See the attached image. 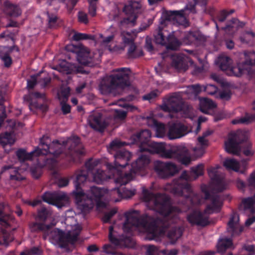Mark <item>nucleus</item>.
Listing matches in <instances>:
<instances>
[{
	"instance_id": "nucleus-49",
	"label": "nucleus",
	"mask_w": 255,
	"mask_h": 255,
	"mask_svg": "<svg viewBox=\"0 0 255 255\" xmlns=\"http://www.w3.org/2000/svg\"><path fill=\"white\" fill-rule=\"evenodd\" d=\"M115 228V227H111L109 229V240L113 244L118 245L122 239L118 236L117 233L114 230Z\"/></svg>"
},
{
	"instance_id": "nucleus-48",
	"label": "nucleus",
	"mask_w": 255,
	"mask_h": 255,
	"mask_svg": "<svg viewBox=\"0 0 255 255\" xmlns=\"http://www.w3.org/2000/svg\"><path fill=\"white\" fill-rule=\"evenodd\" d=\"M180 169L181 168L174 163L166 162V174H169V175H174L178 174Z\"/></svg>"
},
{
	"instance_id": "nucleus-15",
	"label": "nucleus",
	"mask_w": 255,
	"mask_h": 255,
	"mask_svg": "<svg viewBox=\"0 0 255 255\" xmlns=\"http://www.w3.org/2000/svg\"><path fill=\"white\" fill-rule=\"evenodd\" d=\"M44 202L53 205L58 208L65 206L68 202V197L63 192H46L42 197Z\"/></svg>"
},
{
	"instance_id": "nucleus-63",
	"label": "nucleus",
	"mask_w": 255,
	"mask_h": 255,
	"mask_svg": "<svg viewBox=\"0 0 255 255\" xmlns=\"http://www.w3.org/2000/svg\"><path fill=\"white\" fill-rule=\"evenodd\" d=\"M135 194L134 190L125 189L122 193H120L121 196L123 198H129Z\"/></svg>"
},
{
	"instance_id": "nucleus-29",
	"label": "nucleus",
	"mask_w": 255,
	"mask_h": 255,
	"mask_svg": "<svg viewBox=\"0 0 255 255\" xmlns=\"http://www.w3.org/2000/svg\"><path fill=\"white\" fill-rule=\"evenodd\" d=\"M125 47L128 48L127 57L129 59L136 58L143 55L142 50L138 48L135 43L127 45Z\"/></svg>"
},
{
	"instance_id": "nucleus-6",
	"label": "nucleus",
	"mask_w": 255,
	"mask_h": 255,
	"mask_svg": "<svg viewBox=\"0 0 255 255\" xmlns=\"http://www.w3.org/2000/svg\"><path fill=\"white\" fill-rule=\"evenodd\" d=\"M143 199L148 208L164 217H171L175 210L171 207L168 198L165 195H153L143 190Z\"/></svg>"
},
{
	"instance_id": "nucleus-24",
	"label": "nucleus",
	"mask_w": 255,
	"mask_h": 255,
	"mask_svg": "<svg viewBox=\"0 0 255 255\" xmlns=\"http://www.w3.org/2000/svg\"><path fill=\"white\" fill-rule=\"evenodd\" d=\"M185 40H187L188 43H195L197 45L205 46L206 38L199 31L189 32Z\"/></svg>"
},
{
	"instance_id": "nucleus-42",
	"label": "nucleus",
	"mask_w": 255,
	"mask_h": 255,
	"mask_svg": "<svg viewBox=\"0 0 255 255\" xmlns=\"http://www.w3.org/2000/svg\"><path fill=\"white\" fill-rule=\"evenodd\" d=\"M15 140L11 136V133L8 132H5L0 134V144L4 147L7 144H13Z\"/></svg>"
},
{
	"instance_id": "nucleus-26",
	"label": "nucleus",
	"mask_w": 255,
	"mask_h": 255,
	"mask_svg": "<svg viewBox=\"0 0 255 255\" xmlns=\"http://www.w3.org/2000/svg\"><path fill=\"white\" fill-rule=\"evenodd\" d=\"M99 160H94L93 158H89L85 163L86 168V174L92 175H102L105 174V171L100 168L95 169V167L100 163Z\"/></svg>"
},
{
	"instance_id": "nucleus-51",
	"label": "nucleus",
	"mask_w": 255,
	"mask_h": 255,
	"mask_svg": "<svg viewBox=\"0 0 255 255\" xmlns=\"http://www.w3.org/2000/svg\"><path fill=\"white\" fill-rule=\"evenodd\" d=\"M48 25L50 28H56L59 25L58 17L54 14L47 13Z\"/></svg>"
},
{
	"instance_id": "nucleus-62",
	"label": "nucleus",
	"mask_w": 255,
	"mask_h": 255,
	"mask_svg": "<svg viewBox=\"0 0 255 255\" xmlns=\"http://www.w3.org/2000/svg\"><path fill=\"white\" fill-rule=\"evenodd\" d=\"M56 180V184L59 187H64L68 185V179L62 176H54Z\"/></svg>"
},
{
	"instance_id": "nucleus-52",
	"label": "nucleus",
	"mask_w": 255,
	"mask_h": 255,
	"mask_svg": "<svg viewBox=\"0 0 255 255\" xmlns=\"http://www.w3.org/2000/svg\"><path fill=\"white\" fill-rule=\"evenodd\" d=\"M154 169L158 174H166V162L156 161L154 163Z\"/></svg>"
},
{
	"instance_id": "nucleus-18",
	"label": "nucleus",
	"mask_w": 255,
	"mask_h": 255,
	"mask_svg": "<svg viewBox=\"0 0 255 255\" xmlns=\"http://www.w3.org/2000/svg\"><path fill=\"white\" fill-rule=\"evenodd\" d=\"M188 63L193 64V61L187 56L175 55L172 57L171 66L178 71H186L188 68Z\"/></svg>"
},
{
	"instance_id": "nucleus-64",
	"label": "nucleus",
	"mask_w": 255,
	"mask_h": 255,
	"mask_svg": "<svg viewBox=\"0 0 255 255\" xmlns=\"http://www.w3.org/2000/svg\"><path fill=\"white\" fill-rule=\"evenodd\" d=\"M191 171L195 175H203L204 174L203 166L202 165L191 168Z\"/></svg>"
},
{
	"instance_id": "nucleus-45",
	"label": "nucleus",
	"mask_w": 255,
	"mask_h": 255,
	"mask_svg": "<svg viewBox=\"0 0 255 255\" xmlns=\"http://www.w3.org/2000/svg\"><path fill=\"white\" fill-rule=\"evenodd\" d=\"M4 101L2 92L0 90V127L2 126L4 121L7 118L5 107L3 105Z\"/></svg>"
},
{
	"instance_id": "nucleus-28",
	"label": "nucleus",
	"mask_w": 255,
	"mask_h": 255,
	"mask_svg": "<svg viewBox=\"0 0 255 255\" xmlns=\"http://www.w3.org/2000/svg\"><path fill=\"white\" fill-rule=\"evenodd\" d=\"M3 11L10 16L17 17L21 14V10L19 6L8 0L3 2Z\"/></svg>"
},
{
	"instance_id": "nucleus-58",
	"label": "nucleus",
	"mask_w": 255,
	"mask_h": 255,
	"mask_svg": "<svg viewBox=\"0 0 255 255\" xmlns=\"http://www.w3.org/2000/svg\"><path fill=\"white\" fill-rule=\"evenodd\" d=\"M199 108L201 111L205 114L207 113V98H200Z\"/></svg>"
},
{
	"instance_id": "nucleus-57",
	"label": "nucleus",
	"mask_w": 255,
	"mask_h": 255,
	"mask_svg": "<svg viewBox=\"0 0 255 255\" xmlns=\"http://www.w3.org/2000/svg\"><path fill=\"white\" fill-rule=\"evenodd\" d=\"M193 151L194 152L193 156H192L193 159L199 157L203 155L205 153L204 147H196L193 148Z\"/></svg>"
},
{
	"instance_id": "nucleus-36",
	"label": "nucleus",
	"mask_w": 255,
	"mask_h": 255,
	"mask_svg": "<svg viewBox=\"0 0 255 255\" xmlns=\"http://www.w3.org/2000/svg\"><path fill=\"white\" fill-rule=\"evenodd\" d=\"M211 8L208 7V15H210L212 20L214 21L217 30H219V26L217 24V21L219 22L224 21L228 16V12L226 10H223L218 13L216 18H214L212 15Z\"/></svg>"
},
{
	"instance_id": "nucleus-4",
	"label": "nucleus",
	"mask_w": 255,
	"mask_h": 255,
	"mask_svg": "<svg viewBox=\"0 0 255 255\" xmlns=\"http://www.w3.org/2000/svg\"><path fill=\"white\" fill-rule=\"evenodd\" d=\"M149 218L146 221L139 219L135 213H129L127 215V221L123 225V230L125 232L137 229L140 232L146 233L150 240H157L163 235V232L155 223H149Z\"/></svg>"
},
{
	"instance_id": "nucleus-7",
	"label": "nucleus",
	"mask_w": 255,
	"mask_h": 255,
	"mask_svg": "<svg viewBox=\"0 0 255 255\" xmlns=\"http://www.w3.org/2000/svg\"><path fill=\"white\" fill-rule=\"evenodd\" d=\"M166 27L167 24L165 23V21H161L157 30V34L154 36V41L157 44L166 46L168 49L177 50L181 43L173 32L167 34Z\"/></svg>"
},
{
	"instance_id": "nucleus-20",
	"label": "nucleus",
	"mask_w": 255,
	"mask_h": 255,
	"mask_svg": "<svg viewBox=\"0 0 255 255\" xmlns=\"http://www.w3.org/2000/svg\"><path fill=\"white\" fill-rule=\"evenodd\" d=\"M89 124L91 128L96 131L102 132L108 126V124L103 119L102 114L97 113L90 116Z\"/></svg>"
},
{
	"instance_id": "nucleus-54",
	"label": "nucleus",
	"mask_w": 255,
	"mask_h": 255,
	"mask_svg": "<svg viewBox=\"0 0 255 255\" xmlns=\"http://www.w3.org/2000/svg\"><path fill=\"white\" fill-rule=\"evenodd\" d=\"M114 119L121 122H125L127 117V112L124 111L115 110L114 111Z\"/></svg>"
},
{
	"instance_id": "nucleus-32",
	"label": "nucleus",
	"mask_w": 255,
	"mask_h": 255,
	"mask_svg": "<svg viewBox=\"0 0 255 255\" xmlns=\"http://www.w3.org/2000/svg\"><path fill=\"white\" fill-rule=\"evenodd\" d=\"M125 46L134 43V40L137 37L136 33L134 31L128 32L123 31L121 33Z\"/></svg>"
},
{
	"instance_id": "nucleus-23",
	"label": "nucleus",
	"mask_w": 255,
	"mask_h": 255,
	"mask_svg": "<svg viewBox=\"0 0 255 255\" xmlns=\"http://www.w3.org/2000/svg\"><path fill=\"white\" fill-rule=\"evenodd\" d=\"M150 162L149 157L145 154H141L134 162L131 164V168L130 173L125 175H131L132 174H136L138 171L144 166L148 165Z\"/></svg>"
},
{
	"instance_id": "nucleus-39",
	"label": "nucleus",
	"mask_w": 255,
	"mask_h": 255,
	"mask_svg": "<svg viewBox=\"0 0 255 255\" xmlns=\"http://www.w3.org/2000/svg\"><path fill=\"white\" fill-rule=\"evenodd\" d=\"M131 156L130 153L127 150L119 151L115 155L116 161H118L119 163L122 160L125 161V163L124 165H126V166L128 164V161L130 160Z\"/></svg>"
},
{
	"instance_id": "nucleus-61",
	"label": "nucleus",
	"mask_w": 255,
	"mask_h": 255,
	"mask_svg": "<svg viewBox=\"0 0 255 255\" xmlns=\"http://www.w3.org/2000/svg\"><path fill=\"white\" fill-rule=\"evenodd\" d=\"M39 76V74L31 76V79L27 80V88L28 89H32L37 84V77Z\"/></svg>"
},
{
	"instance_id": "nucleus-59",
	"label": "nucleus",
	"mask_w": 255,
	"mask_h": 255,
	"mask_svg": "<svg viewBox=\"0 0 255 255\" xmlns=\"http://www.w3.org/2000/svg\"><path fill=\"white\" fill-rule=\"evenodd\" d=\"M165 126L163 124L157 125L156 129V136L159 137H162L165 135Z\"/></svg>"
},
{
	"instance_id": "nucleus-13",
	"label": "nucleus",
	"mask_w": 255,
	"mask_h": 255,
	"mask_svg": "<svg viewBox=\"0 0 255 255\" xmlns=\"http://www.w3.org/2000/svg\"><path fill=\"white\" fill-rule=\"evenodd\" d=\"M63 145L64 148L68 150L65 151L66 153L73 156L74 159L76 157H79L80 155L83 156L85 154L80 139L78 136H73L69 137L66 141H63Z\"/></svg>"
},
{
	"instance_id": "nucleus-10",
	"label": "nucleus",
	"mask_w": 255,
	"mask_h": 255,
	"mask_svg": "<svg viewBox=\"0 0 255 255\" xmlns=\"http://www.w3.org/2000/svg\"><path fill=\"white\" fill-rule=\"evenodd\" d=\"M74 47L77 53V59L81 64L93 66L100 61V55L95 57L90 53V50L82 44H78Z\"/></svg>"
},
{
	"instance_id": "nucleus-34",
	"label": "nucleus",
	"mask_w": 255,
	"mask_h": 255,
	"mask_svg": "<svg viewBox=\"0 0 255 255\" xmlns=\"http://www.w3.org/2000/svg\"><path fill=\"white\" fill-rule=\"evenodd\" d=\"M255 121V115L246 113L244 117L238 118L232 121L233 125L244 124L248 125Z\"/></svg>"
},
{
	"instance_id": "nucleus-3",
	"label": "nucleus",
	"mask_w": 255,
	"mask_h": 255,
	"mask_svg": "<svg viewBox=\"0 0 255 255\" xmlns=\"http://www.w3.org/2000/svg\"><path fill=\"white\" fill-rule=\"evenodd\" d=\"M65 221L66 227L65 233L58 229L51 230L48 228L44 238L48 237L51 242L61 244L62 245H65L68 242L73 243L76 241L81 231V226L77 223L74 218L67 217Z\"/></svg>"
},
{
	"instance_id": "nucleus-46",
	"label": "nucleus",
	"mask_w": 255,
	"mask_h": 255,
	"mask_svg": "<svg viewBox=\"0 0 255 255\" xmlns=\"http://www.w3.org/2000/svg\"><path fill=\"white\" fill-rule=\"evenodd\" d=\"M202 214L198 212H195L188 217V220L192 224H197L203 226L204 224L202 221Z\"/></svg>"
},
{
	"instance_id": "nucleus-1",
	"label": "nucleus",
	"mask_w": 255,
	"mask_h": 255,
	"mask_svg": "<svg viewBox=\"0 0 255 255\" xmlns=\"http://www.w3.org/2000/svg\"><path fill=\"white\" fill-rule=\"evenodd\" d=\"M129 68H122L113 70V73L106 75L100 80L99 90L104 95H120L124 89L130 86Z\"/></svg>"
},
{
	"instance_id": "nucleus-31",
	"label": "nucleus",
	"mask_w": 255,
	"mask_h": 255,
	"mask_svg": "<svg viewBox=\"0 0 255 255\" xmlns=\"http://www.w3.org/2000/svg\"><path fill=\"white\" fill-rule=\"evenodd\" d=\"M236 184L238 188L243 191L247 187L250 190L255 189V176H250L247 183H245L240 179H238Z\"/></svg>"
},
{
	"instance_id": "nucleus-21",
	"label": "nucleus",
	"mask_w": 255,
	"mask_h": 255,
	"mask_svg": "<svg viewBox=\"0 0 255 255\" xmlns=\"http://www.w3.org/2000/svg\"><path fill=\"white\" fill-rule=\"evenodd\" d=\"M175 159L181 164L189 165L193 160L187 147L182 146L176 147Z\"/></svg>"
},
{
	"instance_id": "nucleus-2",
	"label": "nucleus",
	"mask_w": 255,
	"mask_h": 255,
	"mask_svg": "<svg viewBox=\"0 0 255 255\" xmlns=\"http://www.w3.org/2000/svg\"><path fill=\"white\" fill-rule=\"evenodd\" d=\"M87 176H75L74 183L76 188L73 194L76 203L84 208L91 209L95 204L97 207H106L107 203L102 201V198L107 194V191L104 189L96 187H92L85 194L79 189V186L83 182Z\"/></svg>"
},
{
	"instance_id": "nucleus-40",
	"label": "nucleus",
	"mask_w": 255,
	"mask_h": 255,
	"mask_svg": "<svg viewBox=\"0 0 255 255\" xmlns=\"http://www.w3.org/2000/svg\"><path fill=\"white\" fill-rule=\"evenodd\" d=\"M16 155L20 162L31 160L33 156V152L28 153L24 149H18L16 152Z\"/></svg>"
},
{
	"instance_id": "nucleus-17",
	"label": "nucleus",
	"mask_w": 255,
	"mask_h": 255,
	"mask_svg": "<svg viewBox=\"0 0 255 255\" xmlns=\"http://www.w3.org/2000/svg\"><path fill=\"white\" fill-rule=\"evenodd\" d=\"M188 132V127L181 123H174L169 127L167 135L170 139L179 138Z\"/></svg>"
},
{
	"instance_id": "nucleus-44",
	"label": "nucleus",
	"mask_w": 255,
	"mask_h": 255,
	"mask_svg": "<svg viewBox=\"0 0 255 255\" xmlns=\"http://www.w3.org/2000/svg\"><path fill=\"white\" fill-rule=\"evenodd\" d=\"M141 143H148L151 136V132L149 130H143L135 135Z\"/></svg>"
},
{
	"instance_id": "nucleus-33",
	"label": "nucleus",
	"mask_w": 255,
	"mask_h": 255,
	"mask_svg": "<svg viewBox=\"0 0 255 255\" xmlns=\"http://www.w3.org/2000/svg\"><path fill=\"white\" fill-rule=\"evenodd\" d=\"M64 148V145H63V142L62 143L59 142L58 140L53 141L50 146L48 147V151L49 153H51L55 156L59 155Z\"/></svg>"
},
{
	"instance_id": "nucleus-55",
	"label": "nucleus",
	"mask_w": 255,
	"mask_h": 255,
	"mask_svg": "<svg viewBox=\"0 0 255 255\" xmlns=\"http://www.w3.org/2000/svg\"><path fill=\"white\" fill-rule=\"evenodd\" d=\"M243 203L245 208L246 209H252L254 208V206L255 205V202L253 196L244 199L243 200Z\"/></svg>"
},
{
	"instance_id": "nucleus-47",
	"label": "nucleus",
	"mask_w": 255,
	"mask_h": 255,
	"mask_svg": "<svg viewBox=\"0 0 255 255\" xmlns=\"http://www.w3.org/2000/svg\"><path fill=\"white\" fill-rule=\"evenodd\" d=\"M201 92V88L198 84L188 86L185 91L189 96H194L195 97H197Z\"/></svg>"
},
{
	"instance_id": "nucleus-43",
	"label": "nucleus",
	"mask_w": 255,
	"mask_h": 255,
	"mask_svg": "<svg viewBox=\"0 0 255 255\" xmlns=\"http://www.w3.org/2000/svg\"><path fill=\"white\" fill-rule=\"evenodd\" d=\"M70 95V88L62 85L60 87V91L57 93V97L60 102H67Z\"/></svg>"
},
{
	"instance_id": "nucleus-19",
	"label": "nucleus",
	"mask_w": 255,
	"mask_h": 255,
	"mask_svg": "<svg viewBox=\"0 0 255 255\" xmlns=\"http://www.w3.org/2000/svg\"><path fill=\"white\" fill-rule=\"evenodd\" d=\"M245 55L246 58L245 63L248 65V67L245 69L238 68L239 73L237 76L241 75L243 73L247 72L249 76L254 77L255 76V52L254 51L245 52Z\"/></svg>"
},
{
	"instance_id": "nucleus-5",
	"label": "nucleus",
	"mask_w": 255,
	"mask_h": 255,
	"mask_svg": "<svg viewBox=\"0 0 255 255\" xmlns=\"http://www.w3.org/2000/svg\"><path fill=\"white\" fill-rule=\"evenodd\" d=\"M227 183L223 176H212L211 182L208 183V215L218 213L223 205V197L220 193L226 190Z\"/></svg>"
},
{
	"instance_id": "nucleus-14",
	"label": "nucleus",
	"mask_w": 255,
	"mask_h": 255,
	"mask_svg": "<svg viewBox=\"0 0 255 255\" xmlns=\"http://www.w3.org/2000/svg\"><path fill=\"white\" fill-rule=\"evenodd\" d=\"M185 103L181 96L174 94L167 98L161 106V109L164 112L178 113L183 110Z\"/></svg>"
},
{
	"instance_id": "nucleus-30",
	"label": "nucleus",
	"mask_w": 255,
	"mask_h": 255,
	"mask_svg": "<svg viewBox=\"0 0 255 255\" xmlns=\"http://www.w3.org/2000/svg\"><path fill=\"white\" fill-rule=\"evenodd\" d=\"M106 166L109 173L120 175L122 174V169L126 167V165H122L118 161H115L114 164L107 162Z\"/></svg>"
},
{
	"instance_id": "nucleus-38",
	"label": "nucleus",
	"mask_w": 255,
	"mask_h": 255,
	"mask_svg": "<svg viewBox=\"0 0 255 255\" xmlns=\"http://www.w3.org/2000/svg\"><path fill=\"white\" fill-rule=\"evenodd\" d=\"M159 149L158 151V152L160 153L161 157L165 158H172L175 159V155L176 152V147L173 148L170 150L165 149L164 146L162 144L159 145Z\"/></svg>"
},
{
	"instance_id": "nucleus-27",
	"label": "nucleus",
	"mask_w": 255,
	"mask_h": 255,
	"mask_svg": "<svg viewBox=\"0 0 255 255\" xmlns=\"http://www.w3.org/2000/svg\"><path fill=\"white\" fill-rule=\"evenodd\" d=\"M59 71L66 74H77L78 73H83L85 72L83 68L80 66H76L74 64L65 61L62 62L60 64Z\"/></svg>"
},
{
	"instance_id": "nucleus-41",
	"label": "nucleus",
	"mask_w": 255,
	"mask_h": 255,
	"mask_svg": "<svg viewBox=\"0 0 255 255\" xmlns=\"http://www.w3.org/2000/svg\"><path fill=\"white\" fill-rule=\"evenodd\" d=\"M242 146L240 147V151L246 156H252L254 154V151L252 148V144L248 140V138L244 142H242Z\"/></svg>"
},
{
	"instance_id": "nucleus-16",
	"label": "nucleus",
	"mask_w": 255,
	"mask_h": 255,
	"mask_svg": "<svg viewBox=\"0 0 255 255\" xmlns=\"http://www.w3.org/2000/svg\"><path fill=\"white\" fill-rule=\"evenodd\" d=\"M248 159H243L240 162L233 158L225 159L223 165L228 170L244 174L248 165Z\"/></svg>"
},
{
	"instance_id": "nucleus-56",
	"label": "nucleus",
	"mask_w": 255,
	"mask_h": 255,
	"mask_svg": "<svg viewBox=\"0 0 255 255\" xmlns=\"http://www.w3.org/2000/svg\"><path fill=\"white\" fill-rule=\"evenodd\" d=\"M98 0H88L90 3L89 13L92 16L96 14L97 2Z\"/></svg>"
},
{
	"instance_id": "nucleus-11",
	"label": "nucleus",
	"mask_w": 255,
	"mask_h": 255,
	"mask_svg": "<svg viewBox=\"0 0 255 255\" xmlns=\"http://www.w3.org/2000/svg\"><path fill=\"white\" fill-rule=\"evenodd\" d=\"M187 10L195 11L194 5H187L184 9L181 10H174L166 11L164 14V18L161 21H165L167 24V22L170 21H175L180 25L187 26L189 22L186 17L185 11Z\"/></svg>"
},
{
	"instance_id": "nucleus-12",
	"label": "nucleus",
	"mask_w": 255,
	"mask_h": 255,
	"mask_svg": "<svg viewBox=\"0 0 255 255\" xmlns=\"http://www.w3.org/2000/svg\"><path fill=\"white\" fill-rule=\"evenodd\" d=\"M248 51H245L244 52V56L245 59L246 56L245 55V52H247ZM246 60L242 64L238 65L237 67H232L231 66L232 64V59L224 55H220L217 59L215 61L216 64L220 68V69L222 71H227L230 70L232 71L234 75L237 77H241L242 75L244 74H247L249 75V74L247 72H244L242 73L241 75L237 76L238 73H239V71L238 69V68H243V69H246L248 67V65H246L245 63Z\"/></svg>"
},
{
	"instance_id": "nucleus-22",
	"label": "nucleus",
	"mask_w": 255,
	"mask_h": 255,
	"mask_svg": "<svg viewBox=\"0 0 255 255\" xmlns=\"http://www.w3.org/2000/svg\"><path fill=\"white\" fill-rule=\"evenodd\" d=\"M239 218L235 214H233L230 218L227 225V231L232 236L238 235L243 231V227L239 224Z\"/></svg>"
},
{
	"instance_id": "nucleus-53",
	"label": "nucleus",
	"mask_w": 255,
	"mask_h": 255,
	"mask_svg": "<svg viewBox=\"0 0 255 255\" xmlns=\"http://www.w3.org/2000/svg\"><path fill=\"white\" fill-rule=\"evenodd\" d=\"M73 40L75 41H79L83 39H91L95 40V36L84 33H75L72 37Z\"/></svg>"
},
{
	"instance_id": "nucleus-9",
	"label": "nucleus",
	"mask_w": 255,
	"mask_h": 255,
	"mask_svg": "<svg viewBox=\"0 0 255 255\" xmlns=\"http://www.w3.org/2000/svg\"><path fill=\"white\" fill-rule=\"evenodd\" d=\"M248 138L247 132L243 130H238L230 133L228 139L225 142L226 152L234 155H238L240 152V144Z\"/></svg>"
},
{
	"instance_id": "nucleus-50",
	"label": "nucleus",
	"mask_w": 255,
	"mask_h": 255,
	"mask_svg": "<svg viewBox=\"0 0 255 255\" xmlns=\"http://www.w3.org/2000/svg\"><path fill=\"white\" fill-rule=\"evenodd\" d=\"M182 234L181 230L179 228L171 229L168 233V237L171 240V243L173 244L179 239Z\"/></svg>"
},
{
	"instance_id": "nucleus-60",
	"label": "nucleus",
	"mask_w": 255,
	"mask_h": 255,
	"mask_svg": "<svg viewBox=\"0 0 255 255\" xmlns=\"http://www.w3.org/2000/svg\"><path fill=\"white\" fill-rule=\"evenodd\" d=\"M126 144H127L125 142H122L118 140H115L111 142L110 144V148L113 150H117Z\"/></svg>"
},
{
	"instance_id": "nucleus-8",
	"label": "nucleus",
	"mask_w": 255,
	"mask_h": 255,
	"mask_svg": "<svg viewBox=\"0 0 255 255\" xmlns=\"http://www.w3.org/2000/svg\"><path fill=\"white\" fill-rule=\"evenodd\" d=\"M122 11L127 17L120 21V26L125 27L129 24L134 26L136 23L138 15L143 11L142 4L140 1L128 0L127 3L124 4Z\"/></svg>"
},
{
	"instance_id": "nucleus-25",
	"label": "nucleus",
	"mask_w": 255,
	"mask_h": 255,
	"mask_svg": "<svg viewBox=\"0 0 255 255\" xmlns=\"http://www.w3.org/2000/svg\"><path fill=\"white\" fill-rule=\"evenodd\" d=\"M245 25L244 22L240 21L236 18H233L232 19L227 21L225 26L221 27V29L229 34L233 35L239 28L243 27Z\"/></svg>"
},
{
	"instance_id": "nucleus-37",
	"label": "nucleus",
	"mask_w": 255,
	"mask_h": 255,
	"mask_svg": "<svg viewBox=\"0 0 255 255\" xmlns=\"http://www.w3.org/2000/svg\"><path fill=\"white\" fill-rule=\"evenodd\" d=\"M24 100L25 101L29 103V108L31 109L32 108L43 109L44 110H46L47 109L46 106L38 104L37 100L32 98L30 94L25 95L24 97Z\"/></svg>"
},
{
	"instance_id": "nucleus-35",
	"label": "nucleus",
	"mask_w": 255,
	"mask_h": 255,
	"mask_svg": "<svg viewBox=\"0 0 255 255\" xmlns=\"http://www.w3.org/2000/svg\"><path fill=\"white\" fill-rule=\"evenodd\" d=\"M233 242L229 238H223L220 239L217 244V250L219 253H223L227 249L232 247Z\"/></svg>"
}]
</instances>
